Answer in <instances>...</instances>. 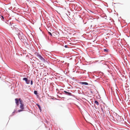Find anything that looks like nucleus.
I'll list each match as a JSON object with an SVG mask.
<instances>
[{"instance_id":"4468645a","label":"nucleus","mask_w":130,"mask_h":130,"mask_svg":"<svg viewBox=\"0 0 130 130\" xmlns=\"http://www.w3.org/2000/svg\"><path fill=\"white\" fill-rule=\"evenodd\" d=\"M30 84L31 85H32L33 84V81L32 80H31Z\"/></svg>"},{"instance_id":"39448f33","label":"nucleus","mask_w":130,"mask_h":130,"mask_svg":"<svg viewBox=\"0 0 130 130\" xmlns=\"http://www.w3.org/2000/svg\"><path fill=\"white\" fill-rule=\"evenodd\" d=\"M15 102L17 106H18L19 105V99H18L17 98H16L15 99Z\"/></svg>"},{"instance_id":"9b49d317","label":"nucleus","mask_w":130,"mask_h":130,"mask_svg":"<svg viewBox=\"0 0 130 130\" xmlns=\"http://www.w3.org/2000/svg\"><path fill=\"white\" fill-rule=\"evenodd\" d=\"M34 93L36 94V95H37V94H38V93H37V91H34Z\"/></svg>"},{"instance_id":"7ed1b4c3","label":"nucleus","mask_w":130,"mask_h":130,"mask_svg":"<svg viewBox=\"0 0 130 130\" xmlns=\"http://www.w3.org/2000/svg\"><path fill=\"white\" fill-rule=\"evenodd\" d=\"M59 34V33L57 32H54L52 33L53 36L54 37L58 36Z\"/></svg>"},{"instance_id":"a211bd4d","label":"nucleus","mask_w":130,"mask_h":130,"mask_svg":"<svg viewBox=\"0 0 130 130\" xmlns=\"http://www.w3.org/2000/svg\"><path fill=\"white\" fill-rule=\"evenodd\" d=\"M102 110H103V109L102 108Z\"/></svg>"},{"instance_id":"6e6552de","label":"nucleus","mask_w":130,"mask_h":130,"mask_svg":"<svg viewBox=\"0 0 130 130\" xmlns=\"http://www.w3.org/2000/svg\"><path fill=\"white\" fill-rule=\"evenodd\" d=\"M37 105L38 106L39 108L40 111H41V107L39 105L37 104Z\"/></svg>"},{"instance_id":"f8f14e48","label":"nucleus","mask_w":130,"mask_h":130,"mask_svg":"<svg viewBox=\"0 0 130 130\" xmlns=\"http://www.w3.org/2000/svg\"><path fill=\"white\" fill-rule=\"evenodd\" d=\"M23 110V109H20V110H19L18 111V112H20L21 111H22Z\"/></svg>"},{"instance_id":"9d476101","label":"nucleus","mask_w":130,"mask_h":130,"mask_svg":"<svg viewBox=\"0 0 130 130\" xmlns=\"http://www.w3.org/2000/svg\"><path fill=\"white\" fill-rule=\"evenodd\" d=\"M0 18H1V19L3 20L4 19V17L3 16L0 15Z\"/></svg>"},{"instance_id":"20e7f679","label":"nucleus","mask_w":130,"mask_h":130,"mask_svg":"<svg viewBox=\"0 0 130 130\" xmlns=\"http://www.w3.org/2000/svg\"><path fill=\"white\" fill-rule=\"evenodd\" d=\"M23 80H25L26 82V83L27 84H29L30 82V80H28L26 78H23Z\"/></svg>"},{"instance_id":"dca6fc26","label":"nucleus","mask_w":130,"mask_h":130,"mask_svg":"<svg viewBox=\"0 0 130 130\" xmlns=\"http://www.w3.org/2000/svg\"><path fill=\"white\" fill-rule=\"evenodd\" d=\"M65 47L66 48H67V47H68V46L67 45H66L65 46Z\"/></svg>"},{"instance_id":"f3484780","label":"nucleus","mask_w":130,"mask_h":130,"mask_svg":"<svg viewBox=\"0 0 130 130\" xmlns=\"http://www.w3.org/2000/svg\"><path fill=\"white\" fill-rule=\"evenodd\" d=\"M15 111H16L15 110H14V112H13V113H14V112H15Z\"/></svg>"},{"instance_id":"f03ea898","label":"nucleus","mask_w":130,"mask_h":130,"mask_svg":"<svg viewBox=\"0 0 130 130\" xmlns=\"http://www.w3.org/2000/svg\"><path fill=\"white\" fill-rule=\"evenodd\" d=\"M19 102L20 103V108L21 109H24V104L23 103L22 100L20 98L19 99Z\"/></svg>"},{"instance_id":"1a4fd4ad","label":"nucleus","mask_w":130,"mask_h":130,"mask_svg":"<svg viewBox=\"0 0 130 130\" xmlns=\"http://www.w3.org/2000/svg\"><path fill=\"white\" fill-rule=\"evenodd\" d=\"M94 103L95 104H96L97 105H99V103L98 101H95Z\"/></svg>"},{"instance_id":"0eeeda50","label":"nucleus","mask_w":130,"mask_h":130,"mask_svg":"<svg viewBox=\"0 0 130 130\" xmlns=\"http://www.w3.org/2000/svg\"><path fill=\"white\" fill-rule=\"evenodd\" d=\"M81 84H82L87 85H88V83L87 82H80Z\"/></svg>"},{"instance_id":"f257e3e1","label":"nucleus","mask_w":130,"mask_h":130,"mask_svg":"<svg viewBox=\"0 0 130 130\" xmlns=\"http://www.w3.org/2000/svg\"><path fill=\"white\" fill-rule=\"evenodd\" d=\"M35 55L37 57L40 59L41 60L44 61H45V60L44 58H43L39 54L37 53H35Z\"/></svg>"},{"instance_id":"423d86ee","label":"nucleus","mask_w":130,"mask_h":130,"mask_svg":"<svg viewBox=\"0 0 130 130\" xmlns=\"http://www.w3.org/2000/svg\"><path fill=\"white\" fill-rule=\"evenodd\" d=\"M64 92L66 94L69 95H72V94L71 93L69 92L65 91H64Z\"/></svg>"},{"instance_id":"ddd939ff","label":"nucleus","mask_w":130,"mask_h":130,"mask_svg":"<svg viewBox=\"0 0 130 130\" xmlns=\"http://www.w3.org/2000/svg\"><path fill=\"white\" fill-rule=\"evenodd\" d=\"M48 33L50 36H52L51 33L50 32H48Z\"/></svg>"},{"instance_id":"2eb2a0df","label":"nucleus","mask_w":130,"mask_h":130,"mask_svg":"<svg viewBox=\"0 0 130 130\" xmlns=\"http://www.w3.org/2000/svg\"><path fill=\"white\" fill-rule=\"evenodd\" d=\"M104 51L105 52H107L108 50L105 49L104 50Z\"/></svg>"}]
</instances>
